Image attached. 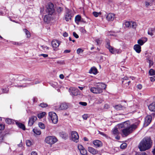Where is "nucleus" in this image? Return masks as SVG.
Masks as SVG:
<instances>
[{
    "instance_id": "1",
    "label": "nucleus",
    "mask_w": 155,
    "mask_h": 155,
    "mask_svg": "<svg viewBox=\"0 0 155 155\" xmlns=\"http://www.w3.org/2000/svg\"><path fill=\"white\" fill-rule=\"evenodd\" d=\"M137 125L134 124L130 125L129 121H127L119 125V128H123L121 130L123 134L125 137L132 133L137 128Z\"/></svg>"
},
{
    "instance_id": "2",
    "label": "nucleus",
    "mask_w": 155,
    "mask_h": 155,
    "mask_svg": "<svg viewBox=\"0 0 155 155\" xmlns=\"http://www.w3.org/2000/svg\"><path fill=\"white\" fill-rule=\"evenodd\" d=\"M152 142L150 138L146 137L140 142L138 147L140 151H144L150 149L151 147Z\"/></svg>"
},
{
    "instance_id": "3",
    "label": "nucleus",
    "mask_w": 155,
    "mask_h": 155,
    "mask_svg": "<svg viewBox=\"0 0 155 155\" xmlns=\"http://www.w3.org/2000/svg\"><path fill=\"white\" fill-rule=\"evenodd\" d=\"M106 88V85L103 83H98L95 87H91L90 91L94 94H100L102 92L104 89Z\"/></svg>"
},
{
    "instance_id": "4",
    "label": "nucleus",
    "mask_w": 155,
    "mask_h": 155,
    "mask_svg": "<svg viewBox=\"0 0 155 155\" xmlns=\"http://www.w3.org/2000/svg\"><path fill=\"white\" fill-rule=\"evenodd\" d=\"M57 139L54 136H49L45 139V141L48 144L52 145L54 143L57 141Z\"/></svg>"
},
{
    "instance_id": "5",
    "label": "nucleus",
    "mask_w": 155,
    "mask_h": 155,
    "mask_svg": "<svg viewBox=\"0 0 155 155\" xmlns=\"http://www.w3.org/2000/svg\"><path fill=\"white\" fill-rule=\"evenodd\" d=\"M48 115L53 123L55 124L58 122V117L55 113L50 112L48 114Z\"/></svg>"
},
{
    "instance_id": "6",
    "label": "nucleus",
    "mask_w": 155,
    "mask_h": 155,
    "mask_svg": "<svg viewBox=\"0 0 155 155\" xmlns=\"http://www.w3.org/2000/svg\"><path fill=\"white\" fill-rule=\"evenodd\" d=\"M106 47L109 50L110 52L112 54H115L116 53H118V51L117 50L114 48L110 45V41L108 39L106 40Z\"/></svg>"
},
{
    "instance_id": "7",
    "label": "nucleus",
    "mask_w": 155,
    "mask_h": 155,
    "mask_svg": "<svg viewBox=\"0 0 155 155\" xmlns=\"http://www.w3.org/2000/svg\"><path fill=\"white\" fill-rule=\"evenodd\" d=\"M79 136L78 134L75 131H72L71 133V138L72 140L76 143L79 141Z\"/></svg>"
},
{
    "instance_id": "8",
    "label": "nucleus",
    "mask_w": 155,
    "mask_h": 155,
    "mask_svg": "<svg viewBox=\"0 0 155 155\" xmlns=\"http://www.w3.org/2000/svg\"><path fill=\"white\" fill-rule=\"evenodd\" d=\"M124 25H125V27L129 28H132L134 29H135L137 26L136 23L132 21H126Z\"/></svg>"
},
{
    "instance_id": "9",
    "label": "nucleus",
    "mask_w": 155,
    "mask_h": 155,
    "mask_svg": "<svg viewBox=\"0 0 155 155\" xmlns=\"http://www.w3.org/2000/svg\"><path fill=\"white\" fill-rule=\"evenodd\" d=\"M47 11L50 15H52L54 12L53 4L50 3L48 4L47 6Z\"/></svg>"
},
{
    "instance_id": "10",
    "label": "nucleus",
    "mask_w": 155,
    "mask_h": 155,
    "mask_svg": "<svg viewBox=\"0 0 155 155\" xmlns=\"http://www.w3.org/2000/svg\"><path fill=\"white\" fill-rule=\"evenodd\" d=\"M71 11L69 9H66L64 15L65 19L66 21H68L71 19Z\"/></svg>"
},
{
    "instance_id": "11",
    "label": "nucleus",
    "mask_w": 155,
    "mask_h": 155,
    "mask_svg": "<svg viewBox=\"0 0 155 155\" xmlns=\"http://www.w3.org/2000/svg\"><path fill=\"white\" fill-rule=\"evenodd\" d=\"M152 117L150 115L147 116L145 119V121L144 124L146 126H147L151 122L152 120Z\"/></svg>"
},
{
    "instance_id": "12",
    "label": "nucleus",
    "mask_w": 155,
    "mask_h": 155,
    "mask_svg": "<svg viewBox=\"0 0 155 155\" xmlns=\"http://www.w3.org/2000/svg\"><path fill=\"white\" fill-rule=\"evenodd\" d=\"M37 119V117L35 116H32L29 118L28 122V125L30 126H32Z\"/></svg>"
},
{
    "instance_id": "13",
    "label": "nucleus",
    "mask_w": 155,
    "mask_h": 155,
    "mask_svg": "<svg viewBox=\"0 0 155 155\" xmlns=\"http://www.w3.org/2000/svg\"><path fill=\"white\" fill-rule=\"evenodd\" d=\"M88 151L93 155H95L98 153L99 151L92 147H89L88 148Z\"/></svg>"
},
{
    "instance_id": "14",
    "label": "nucleus",
    "mask_w": 155,
    "mask_h": 155,
    "mask_svg": "<svg viewBox=\"0 0 155 155\" xmlns=\"http://www.w3.org/2000/svg\"><path fill=\"white\" fill-rule=\"evenodd\" d=\"M71 91V94L74 96H77L78 94V90L74 87H71L69 89Z\"/></svg>"
},
{
    "instance_id": "15",
    "label": "nucleus",
    "mask_w": 155,
    "mask_h": 155,
    "mask_svg": "<svg viewBox=\"0 0 155 155\" xmlns=\"http://www.w3.org/2000/svg\"><path fill=\"white\" fill-rule=\"evenodd\" d=\"M115 18V15L114 14L110 13L107 15L106 18L108 21H113Z\"/></svg>"
},
{
    "instance_id": "16",
    "label": "nucleus",
    "mask_w": 155,
    "mask_h": 155,
    "mask_svg": "<svg viewBox=\"0 0 155 155\" xmlns=\"http://www.w3.org/2000/svg\"><path fill=\"white\" fill-rule=\"evenodd\" d=\"M93 143L96 148L101 147L103 145L101 142L98 140L93 141Z\"/></svg>"
},
{
    "instance_id": "17",
    "label": "nucleus",
    "mask_w": 155,
    "mask_h": 155,
    "mask_svg": "<svg viewBox=\"0 0 155 155\" xmlns=\"http://www.w3.org/2000/svg\"><path fill=\"white\" fill-rule=\"evenodd\" d=\"M60 44V42L58 40H53L51 42V45L53 47L57 48L58 47Z\"/></svg>"
},
{
    "instance_id": "18",
    "label": "nucleus",
    "mask_w": 155,
    "mask_h": 155,
    "mask_svg": "<svg viewBox=\"0 0 155 155\" xmlns=\"http://www.w3.org/2000/svg\"><path fill=\"white\" fill-rule=\"evenodd\" d=\"M68 107V105L66 103H63L61 104L59 109L60 110H64L67 109Z\"/></svg>"
},
{
    "instance_id": "19",
    "label": "nucleus",
    "mask_w": 155,
    "mask_h": 155,
    "mask_svg": "<svg viewBox=\"0 0 155 155\" xmlns=\"http://www.w3.org/2000/svg\"><path fill=\"white\" fill-rule=\"evenodd\" d=\"M89 72L90 74H96L98 73V71L97 68L94 67H93L90 70Z\"/></svg>"
},
{
    "instance_id": "20",
    "label": "nucleus",
    "mask_w": 155,
    "mask_h": 155,
    "mask_svg": "<svg viewBox=\"0 0 155 155\" xmlns=\"http://www.w3.org/2000/svg\"><path fill=\"white\" fill-rule=\"evenodd\" d=\"M149 109L152 111H155V102H153L148 106Z\"/></svg>"
},
{
    "instance_id": "21",
    "label": "nucleus",
    "mask_w": 155,
    "mask_h": 155,
    "mask_svg": "<svg viewBox=\"0 0 155 155\" xmlns=\"http://www.w3.org/2000/svg\"><path fill=\"white\" fill-rule=\"evenodd\" d=\"M141 47L139 45H136L134 46V49L137 53H140L141 51Z\"/></svg>"
},
{
    "instance_id": "22",
    "label": "nucleus",
    "mask_w": 155,
    "mask_h": 155,
    "mask_svg": "<svg viewBox=\"0 0 155 155\" xmlns=\"http://www.w3.org/2000/svg\"><path fill=\"white\" fill-rule=\"evenodd\" d=\"M51 15L49 14L46 15L44 18V20L45 22L48 23L50 20Z\"/></svg>"
},
{
    "instance_id": "23",
    "label": "nucleus",
    "mask_w": 155,
    "mask_h": 155,
    "mask_svg": "<svg viewBox=\"0 0 155 155\" xmlns=\"http://www.w3.org/2000/svg\"><path fill=\"white\" fill-rule=\"evenodd\" d=\"M143 40L140 39L137 42L138 44L139 45H143V44L146 42L147 41V38H143Z\"/></svg>"
},
{
    "instance_id": "24",
    "label": "nucleus",
    "mask_w": 155,
    "mask_h": 155,
    "mask_svg": "<svg viewBox=\"0 0 155 155\" xmlns=\"http://www.w3.org/2000/svg\"><path fill=\"white\" fill-rule=\"evenodd\" d=\"M155 28H149L148 30V34L151 36L153 35V33L155 32Z\"/></svg>"
},
{
    "instance_id": "25",
    "label": "nucleus",
    "mask_w": 155,
    "mask_h": 155,
    "mask_svg": "<svg viewBox=\"0 0 155 155\" xmlns=\"http://www.w3.org/2000/svg\"><path fill=\"white\" fill-rule=\"evenodd\" d=\"M16 122V124L20 128L24 130H25V126L21 123H20L16 121H15Z\"/></svg>"
},
{
    "instance_id": "26",
    "label": "nucleus",
    "mask_w": 155,
    "mask_h": 155,
    "mask_svg": "<svg viewBox=\"0 0 155 155\" xmlns=\"http://www.w3.org/2000/svg\"><path fill=\"white\" fill-rule=\"evenodd\" d=\"M60 136L64 139H66L68 137L67 134L64 132H61L60 133Z\"/></svg>"
},
{
    "instance_id": "27",
    "label": "nucleus",
    "mask_w": 155,
    "mask_h": 155,
    "mask_svg": "<svg viewBox=\"0 0 155 155\" xmlns=\"http://www.w3.org/2000/svg\"><path fill=\"white\" fill-rule=\"evenodd\" d=\"M5 121L6 123L7 124H11L14 123V120L11 119L6 118L5 119Z\"/></svg>"
},
{
    "instance_id": "28",
    "label": "nucleus",
    "mask_w": 155,
    "mask_h": 155,
    "mask_svg": "<svg viewBox=\"0 0 155 155\" xmlns=\"http://www.w3.org/2000/svg\"><path fill=\"white\" fill-rule=\"evenodd\" d=\"M147 61L149 64V68H150L153 64V61L152 60L150 59L149 58L147 59Z\"/></svg>"
},
{
    "instance_id": "29",
    "label": "nucleus",
    "mask_w": 155,
    "mask_h": 155,
    "mask_svg": "<svg viewBox=\"0 0 155 155\" xmlns=\"http://www.w3.org/2000/svg\"><path fill=\"white\" fill-rule=\"evenodd\" d=\"M27 37V38H30L31 36L30 33V32L26 29H23Z\"/></svg>"
},
{
    "instance_id": "30",
    "label": "nucleus",
    "mask_w": 155,
    "mask_h": 155,
    "mask_svg": "<svg viewBox=\"0 0 155 155\" xmlns=\"http://www.w3.org/2000/svg\"><path fill=\"white\" fill-rule=\"evenodd\" d=\"M149 75L153 76L155 75V71L152 69H150L149 71Z\"/></svg>"
},
{
    "instance_id": "31",
    "label": "nucleus",
    "mask_w": 155,
    "mask_h": 155,
    "mask_svg": "<svg viewBox=\"0 0 155 155\" xmlns=\"http://www.w3.org/2000/svg\"><path fill=\"white\" fill-rule=\"evenodd\" d=\"M33 131L34 133L35 134L37 135H39L41 134V131L37 129V128H34L33 129Z\"/></svg>"
},
{
    "instance_id": "32",
    "label": "nucleus",
    "mask_w": 155,
    "mask_h": 155,
    "mask_svg": "<svg viewBox=\"0 0 155 155\" xmlns=\"http://www.w3.org/2000/svg\"><path fill=\"white\" fill-rule=\"evenodd\" d=\"M80 153L82 155H87V150L84 148L80 151Z\"/></svg>"
},
{
    "instance_id": "33",
    "label": "nucleus",
    "mask_w": 155,
    "mask_h": 155,
    "mask_svg": "<svg viewBox=\"0 0 155 155\" xmlns=\"http://www.w3.org/2000/svg\"><path fill=\"white\" fill-rule=\"evenodd\" d=\"M122 107L123 106L120 104L114 106L115 109L118 110H120L122 109Z\"/></svg>"
},
{
    "instance_id": "34",
    "label": "nucleus",
    "mask_w": 155,
    "mask_h": 155,
    "mask_svg": "<svg viewBox=\"0 0 155 155\" xmlns=\"http://www.w3.org/2000/svg\"><path fill=\"white\" fill-rule=\"evenodd\" d=\"M45 113L44 112H42L38 114V117L39 118H41L44 117L45 115Z\"/></svg>"
},
{
    "instance_id": "35",
    "label": "nucleus",
    "mask_w": 155,
    "mask_h": 155,
    "mask_svg": "<svg viewBox=\"0 0 155 155\" xmlns=\"http://www.w3.org/2000/svg\"><path fill=\"white\" fill-rule=\"evenodd\" d=\"M39 127L41 129H44L45 128V127L44 124L42 122H40L38 123Z\"/></svg>"
},
{
    "instance_id": "36",
    "label": "nucleus",
    "mask_w": 155,
    "mask_h": 155,
    "mask_svg": "<svg viewBox=\"0 0 155 155\" xmlns=\"http://www.w3.org/2000/svg\"><path fill=\"white\" fill-rule=\"evenodd\" d=\"M81 17L79 15H77L75 17V21H77L78 22H79L81 20Z\"/></svg>"
},
{
    "instance_id": "37",
    "label": "nucleus",
    "mask_w": 155,
    "mask_h": 155,
    "mask_svg": "<svg viewBox=\"0 0 155 155\" xmlns=\"http://www.w3.org/2000/svg\"><path fill=\"white\" fill-rule=\"evenodd\" d=\"M63 9L62 8L60 7H57V12L58 14H60L62 11Z\"/></svg>"
},
{
    "instance_id": "38",
    "label": "nucleus",
    "mask_w": 155,
    "mask_h": 155,
    "mask_svg": "<svg viewBox=\"0 0 155 155\" xmlns=\"http://www.w3.org/2000/svg\"><path fill=\"white\" fill-rule=\"evenodd\" d=\"M4 137L2 132H0V142H2L4 140Z\"/></svg>"
},
{
    "instance_id": "39",
    "label": "nucleus",
    "mask_w": 155,
    "mask_h": 155,
    "mask_svg": "<svg viewBox=\"0 0 155 155\" xmlns=\"http://www.w3.org/2000/svg\"><path fill=\"white\" fill-rule=\"evenodd\" d=\"M127 146V144L126 143H122L120 146V148L122 149H125Z\"/></svg>"
},
{
    "instance_id": "40",
    "label": "nucleus",
    "mask_w": 155,
    "mask_h": 155,
    "mask_svg": "<svg viewBox=\"0 0 155 155\" xmlns=\"http://www.w3.org/2000/svg\"><path fill=\"white\" fill-rule=\"evenodd\" d=\"M113 133L114 134H118V130L117 128H115L113 130Z\"/></svg>"
},
{
    "instance_id": "41",
    "label": "nucleus",
    "mask_w": 155,
    "mask_h": 155,
    "mask_svg": "<svg viewBox=\"0 0 155 155\" xmlns=\"http://www.w3.org/2000/svg\"><path fill=\"white\" fill-rule=\"evenodd\" d=\"M78 148L80 151L84 148L82 145L81 144L78 145Z\"/></svg>"
},
{
    "instance_id": "42",
    "label": "nucleus",
    "mask_w": 155,
    "mask_h": 155,
    "mask_svg": "<svg viewBox=\"0 0 155 155\" xmlns=\"http://www.w3.org/2000/svg\"><path fill=\"white\" fill-rule=\"evenodd\" d=\"M40 106L42 107H45L48 106V105L46 104L42 103L40 104Z\"/></svg>"
},
{
    "instance_id": "43",
    "label": "nucleus",
    "mask_w": 155,
    "mask_h": 155,
    "mask_svg": "<svg viewBox=\"0 0 155 155\" xmlns=\"http://www.w3.org/2000/svg\"><path fill=\"white\" fill-rule=\"evenodd\" d=\"M31 143L29 140H27L26 141V144L28 146H30L31 145Z\"/></svg>"
},
{
    "instance_id": "44",
    "label": "nucleus",
    "mask_w": 155,
    "mask_h": 155,
    "mask_svg": "<svg viewBox=\"0 0 155 155\" xmlns=\"http://www.w3.org/2000/svg\"><path fill=\"white\" fill-rule=\"evenodd\" d=\"M84 50L81 48H78L77 51V53L78 54H79L81 53H82L83 52Z\"/></svg>"
},
{
    "instance_id": "45",
    "label": "nucleus",
    "mask_w": 155,
    "mask_h": 155,
    "mask_svg": "<svg viewBox=\"0 0 155 155\" xmlns=\"http://www.w3.org/2000/svg\"><path fill=\"white\" fill-rule=\"evenodd\" d=\"M101 14V13L100 12L98 13L96 12H93L94 15L95 17H97L99 14Z\"/></svg>"
},
{
    "instance_id": "46",
    "label": "nucleus",
    "mask_w": 155,
    "mask_h": 155,
    "mask_svg": "<svg viewBox=\"0 0 155 155\" xmlns=\"http://www.w3.org/2000/svg\"><path fill=\"white\" fill-rule=\"evenodd\" d=\"M135 155H147L146 153L145 152L142 153H137Z\"/></svg>"
},
{
    "instance_id": "47",
    "label": "nucleus",
    "mask_w": 155,
    "mask_h": 155,
    "mask_svg": "<svg viewBox=\"0 0 155 155\" xmlns=\"http://www.w3.org/2000/svg\"><path fill=\"white\" fill-rule=\"evenodd\" d=\"M79 104H81V105H82L83 106H86L87 105V103L86 102H80L79 103Z\"/></svg>"
},
{
    "instance_id": "48",
    "label": "nucleus",
    "mask_w": 155,
    "mask_h": 155,
    "mask_svg": "<svg viewBox=\"0 0 155 155\" xmlns=\"http://www.w3.org/2000/svg\"><path fill=\"white\" fill-rule=\"evenodd\" d=\"M5 128V125L2 124H0V130H3Z\"/></svg>"
},
{
    "instance_id": "49",
    "label": "nucleus",
    "mask_w": 155,
    "mask_h": 155,
    "mask_svg": "<svg viewBox=\"0 0 155 155\" xmlns=\"http://www.w3.org/2000/svg\"><path fill=\"white\" fill-rule=\"evenodd\" d=\"M39 56H42L44 58H47L48 56V55L45 54H41L39 55Z\"/></svg>"
},
{
    "instance_id": "50",
    "label": "nucleus",
    "mask_w": 155,
    "mask_h": 155,
    "mask_svg": "<svg viewBox=\"0 0 155 155\" xmlns=\"http://www.w3.org/2000/svg\"><path fill=\"white\" fill-rule=\"evenodd\" d=\"M73 35L76 38H79L78 35L75 32H73Z\"/></svg>"
},
{
    "instance_id": "51",
    "label": "nucleus",
    "mask_w": 155,
    "mask_h": 155,
    "mask_svg": "<svg viewBox=\"0 0 155 155\" xmlns=\"http://www.w3.org/2000/svg\"><path fill=\"white\" fill-rule=\"evenodd\" d=\"M95 41L96 42L97 45H98L101 44L100 40L99 39H95Z\"/></svg>"
},
{
    "instance_id": "52",
    "label": "nucleus",
    "mask_w": 155,
    "mask_h": 155,
    "mask_svg": "<svg viewBox=\"0 0 155 155\" xmlns=\"http://www.w3.org/2000/svg\"><path fill=\"white\" fill-rule=\"evenodd\" d=\"M57 63L58 64H64V61H57Z\"/></svg>"
},
{
    "instance_id": "53",
    "label": "nucleus",
    "mask_w": 155,
    "mask_h": 155,
    "mask_svg": "<svg viewBox=\"0 0 155 155\" xmlns=\"http://www.w3.org/2000/svg\"><path fill=\"white\" fill-rule=\"evenodd\" d=\"M88 117V116L87 114H84L82 116V117L84 120H86Z\"/></svg>"
},
{
    "instance_id": "54",
    "label": "nucleus",
    "mask_w": 155,
    "mask_h": 155,
    "mask_svg": "<svg viewBox=\"0 0 155 155\" xmlns=\"http://www.w3.org/2000/svg\"><path fill=\"white\" fill-rule=\"evenodd\" d=\"M150 80L151 81H155V76H153L150 77Z\"/></svg>"
},
{
    "instance_id": "55",
    "label": "nucleus",
    "mask_w": 155,
    "mask_h": 155,
    "mask_svg": "<svg viewBox=\"0 0 155 155\" xmlns=\"http://www.w3.org/2000/svg\"><path fill=\"white\" fill-rule=\"evenodd\" d=\"M42 48L44 50H45L46 49H49V48L47 47L45 45H42L41 46Z\"/></svg>"
},
{
    "instance_id": "56",
    "label": "nucleus",
    "mask_w": 155,
    "mask_h": 155,
    "mask_svg": "<svg viewBox=\"0 0 155 155\" xmlns=\"http://www.w3.org/2000/svg\"><path fill=\"white\" fill-rule=\"evenodd\" d=\"M16 87H26V85H17L15 86Z\"/></svg>"
},
{
    "instance_id": "57",
    "label": "nucleus",
    "mask_w": 155,
    "mask_h": 155,
    "mask_svg": "<svg viewBox=\"0 0 155 155\" xmlns=\"http://www.w3.org/2000/svg\"><path fill=\"white\" fill-rule=\"evenodd\" d=\"M99 133L100 134H101V135L103 136L104 137H107L106 135L103 132L99 131Z\"/></svg>"
},
{
    "instance_id": "58",
    "label": "nucleus",
    "mask_w": 155,
    "mask_h": 155,
    "mask_svg": "<svg viewBox=\"0 0 155 155\" xmlns=\"http://www.w3.org/2000/svg\"><path fill=\"white\" fill-rule=\"evenodd\" d=\"M109 106L107 104H105L104 105V108L105 109H107L109 108Z\"/></svg>"
},
{
    "instance_id": "59",
    "label": "nucleus",
    "mask_w": 155,
    "mask_h": 155,
    "mask_svg": "<svg viewBox=\"0 0 155 155\" xmlns=\"http://www.w3.org/2000/svg\"><path fill=\"white\" fill-rule=\"evenodd\" d=\"M137 88L139 89H141L142 88V86L141 84H139L137 86Z\"/></svg>"
},
{
    "instance_id": "60",
    "label": "nucleus",
    "mask_w": 155,
    "mask_h": 155,
    "mask_svg": "<svg viewBox=\"0 0 155 155\" xmlns=\"http://www.w3.org/2000/svg\"><path fill=\"white\" fill-rule=\"evenodd\" d=\"M57 83L56 82H54V84H52V86H53L54 87H56L57 86Z\"/></svg>"
},
{
    "instance_id": "61",
    "label": "nucleus",
    "mask_w": 155,
    "mask_h": 155,
    "mask_svg": "<svg viewBox=\"0 0 155 155\" xmlns=\"http://www.w3.org/2000/svg\"><path fill=\"white\" fill-rule=\"evenodd\" d=\"M68 34L66 32H65L63 34V36L64 37H67L68 36Z\"/></svg>"
},
{
    "instance_id": "62",
    "label": "nucleus",
    "mask_w": 155,
    "mask_h": 155,
    "mask_svg": "<svg viewBox=\"0 0 155 155\" xmlns=\"http://www.w3.org/2000/svg\"><path fill=\"white\" fill-rule=\"evenodd\" d=\"M60 78L61 79H63L64 78V76L63 74H61L59 75Z\"/></svg>"
},
{
    "instance_id": "63",
    "label": "nucleus",
    "mask_w": 155,
    "mask_h": 155,
    "mask_svg": "<svg viewBox=\"0 0 155 155\" xmlns=\"http://www.w3.org/2000/svg\"><path fill=\"white\" fill-rule=\"evenodd\" d=\"M31 155H37V153L36 152H34V151H32L31 153Z\"/></svg>"
},
{
    "instance_id": "64",
    "label": "nucleus",
    "mask_w": 155,
    "mask_h": 155,
    "mask_svg": "<svg viewBox=\"0 0 155 155\" xmlns=\"http://www.w3.org/2000/svg\"><path fill=\"white\" fill-rule=\"evenodd\" d=\"M13 44L14 45H21V43H18V42H13Z\"/></svg>"
}]
</instances>
